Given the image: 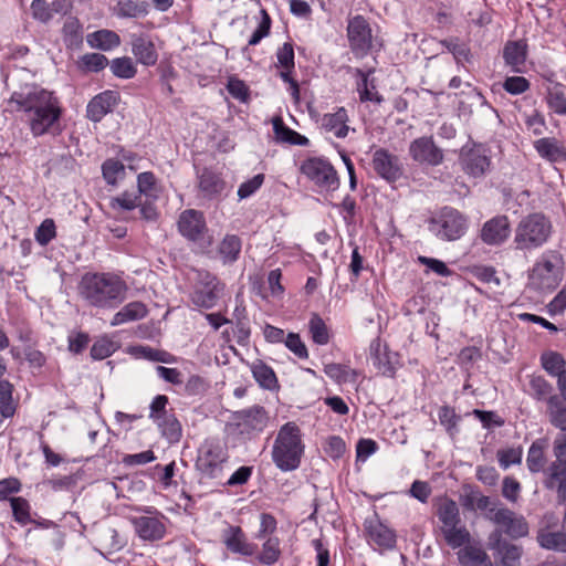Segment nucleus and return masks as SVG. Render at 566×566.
<instances>
[{"label":"nucleus","mask_w":566,"mask_h":566,"mask_svg":"<svg viewBox=\"0 0 566 566\" xmlns=\"http://www.w3.org/2000/svg\"><path fill=\"white\" fill-rule=\"evenodd\" d=\"M4 112L23 113L33 137L61 133L63 113L59 97L36 84H25L6 102Z\"/></svg>","instance_id":"nucleus-1"},{"label":"nucleus","mask_w":566,"mask_h":566,"mask_svg":"<svg viewBox=\"0 0 566 566\" xmlns=\"http://www.w3.org/2000/svg\"><path fill=\"white\" fill-rule=\"evenodd\" d=\"M127 291L125 282L111 273H86L78 284L80 296L97 308H114L124 300Z\"/></svg>","instance_id":"nucleus-2"},{"label":"nucleus","mask_w":566,"mask_h":566,"mask_svg":"<svg viewBox=\"0 0 566 566\" xmlns=\"http://www.w3.org/2000/svg\"><path fill=\"white\" fill-rule=\"evenodd\" d=\"M304 443L300 427L295 422L283 424L274 440L272 460L281 471L296 470L304 454Z\"/></svg>","instance_id":"nucleus-3"},{"label":"nucleus","mask_w":566,"mask_h":566,"mask_svg":"<svg viewBox=\"0 0 566 566\" xmlns=\"http://www.w3.org/2000/svg\"><path fill=\"white\" fill-rule=\"evenodd\" d=\"M433 507L440 523V533L451 548L455 549L471 541V534L462 523L457 502L448 496L434 500Z\"/></svg>","instance_id":"nucleus-4"},{"label":"nucleus","mask_w":566,"mask_h":566,"mask_svg":"<svg viewBox=\"0 0 566 566\" xmlns=\"http://www.w3.org/2000/svg\"><path fill=\"white\" fill-rule=\"evenodd\" d=\"M553 232L551 220L542 212L525 216L514 231V248L520 251H532L543 247Z\"/></svg>","instance_id":"nucleus-5"},{"label":"nucleus","mask_w":566,"mask_h":566,"mask_svg":"<svg viewBox=\"0 0 566 566\" xmlns=\"http://www.w3.org/2000/svg\"><path fill=\"white\" fill-rule=\"evenodd\" d=\"M564 261L557 251H546L535 262L530 274L533 289L546 292L555 290L563 280Z\"/></svg>","instance_id":"nucleus-6"},{"label":"nucleus","mask_w":566,"mask_h":566,"mask_svg":"<svg viewBox=\"0 0 566 566\" xmlns=\"http://www.w3.org/2000/svg\"><path fill=\"white\" fill-rule=\"evenodd\" d=\"M228 449L217 438L206 439L198 448L195 462L196 470L205 479H219L222 475L223 464L228 462Z\"/></svg>","instance_id":"nucleus-7"},{"label":"nucleus","mask_w":566,"mask_h":566,"mask_svg":"<svg viewBox=\"0 0 566 566\" xmlns=\"http://www.w3.org/2000/svg\"><path fill=\"white\" fill-rule=\"evenodd\" d=\"M429 229L440 240L455 241L465 234L468 218L452 207H443L430 219Z\"/></svg>","instance_id":"nucleus-8"},{"label":"nucleus","mask_w":566,"mask_h":566,"mask_svg":"<svg viewBox=\"0 0 566 566\" xmlns=\"http://www.w3.org/2000/svg\"><path fill=\"white\" fill-rule=\"evenodd\" d=\"M137 511L143 514L129 517L136 535L144 542L161 541L167 534L168 518L154 506H143Z\"/></svg>","instance_id":"nucleus-9"},{"label":"nucleus","mask_w":566,"mask_h":566,"mask_svg":"<svg viewBox=\"0 0 566 566\" xmlns=\"http://www.w3.org/2000/svg\"><path fill=\"white\" fill-rule=\"evenodd\" d=\"M301 172L317 188L324 191H335L339 188L338 174L329 160L323 157L305 159L300 167Z\"/></svg>","instance_id":"nucleus-10"},{"label":"nucleus","mask_w":566,"mask_h":566,"mask_svg":"<svg viewBox=\"0 0 566 566\" xmlns=\"http://www.w3.org/2000/svg\"><path fill=\"white\" fill-rule=\"evenodd\" d=\"M223 291L224 284L214 274L201 271L190 293V301L198 308L211 310L217 305Z\"/></svg>","instance_id":"nucleus-11"},{"label":"nucleus","mask_w":566,"mask_h":566,"mask_svg":"<svg viewBox=\"0 0 566 566\" xmlns=\"http://www.w3.org/2000/svg\"><path fill=\"white\" fill-rule=\"evenodd\" d=\"M232 419L238 433L243 438L252 439L268 427L270 417L264 407L255 405L235 411Z\"/></svg>","instance_id":"nucleus-12"},{"label":"nucleus","mask_w":566,"mask_h":566,"mask_svg":"<svg viewBox=\"0 0 566 566\" xmlns=\"http://www.w3.org/2000/svg\"><path fill=\"white\" fill-rule=\"evenodd\" d=\"M459 163L462 170L470 177L482 178L491 168L490 150L483 145H473L470 148H463Z\"/></svg>","instance_id":"nucleus-13"},{"label":"nucleus","mask_w":566,"mask_h":566,"mask_svg":"<svg viewBox=\"0 0 566 566\" xmlns=\"http://www.w3.org/2000/svg\"><path fill=\"white\" fill-rule=\"evenodd\" d=\"M347 38L352 52L359 57L368 54L373 44L371 28L363 15H355L348 20Z\"/></svg>","instance_id":"nucleus-14"},{"label":"nucleus","mask_w":566,"mask_h":566,"mask_svg":"<svg viewBox=\"0 0 566 566\" xmlns=\"http://www.w3.org/2000/svg\"><path fill=\"white\" fill-rule=\"evenodd\" d=\"M369 355L374 367L386 377H394L399 366V355L389 349L388 345L376 337L369 345Z\"/></svg>","instance_id":"nucleus-15"},{"label":"nucleus","mask_w":566,"mask_h":566,"mask_svg":"<svg viewBox=\"0 0 566 566\" xmlns=\"http://www.w3.org/2000/svg\"><path fill=\"white\" fill-rule=\"evenodd\" d=\"M364 526L367 542L374 549L386 551L396 545V533L377 516L365 520Z\"/></svg>","instance_id":"nucleus-16"},{"label":"nucleus","mask_w":566,"mask_h":566,"mask_svg":"<svg viewBox=\"0 0 566 566\" xmlns=\"http://www.w3.org/2000/svg\"><path fill=\"white\" fill-rule=\"evenodd\" d=\"M371 166L376 174L388 182L397 181L403 172L398 156L385 148H378L374 151Z\"/></svg>","instance_id":"nucleus-17"},{"label":"nucleus","mask_w":566,"mask_h":566,"mask_svg":"<svg viewBox=\"0 0 566 566\" xmlns=\"http://www.w3.org/2000/svg\"><path fill=\"white\" fill-rule=\"evenodd\" d=\"M179 233L188 241L197 242L207 232V222L202 211L196 209L184 210L178 218Z\"/></svg>","instance_id":"nucleus-18"},{"label":"nucleus","mask_w":566,"mask_h":566,"mask_svg":"<svg viewBox=\"0 0 566 566\" xmlns=\"http://www.w3.org/2000/svg\"><path fill=\"white\" fill-rule=\"evenodd\" d=\"M511 231L509 217L499 214L484 222L480 231V239L488 245L499 247L510 238Z\"/></svg>","instance_id":"nucleus-19"},{"label":"nucleus","mask_w":566,"mask_h":566,"mask_svg":"<svg viewBox=\"0 0 566 566\" xmlns=\"http://www.w3.org/2000/svg\"><path fill=\"white\" fill-rule=\"evenodd\" d=\"M409 154L411 158L420 164L438 166L443 161V151L430 136L419 137L410 143Z\"/></svg>","instance_id":"nucleus-20"},{"label":"nucleus","mask_w":566,"mask_h":566,"mask_svg":"<svg viewBox=\"0 0 566 566\" xmlns=\"http://www.w3.org/2000/svg\"><path fill=\"white\" fill-rule=\"evenodd\" d=\"M490 518L512 538H520L528 533V524L523 516L509 509H499Z\"/></svg>","instance_id":"nucleus-21"},{"label":"nucleus","mask_w":566,"mask_h":566,"mask_svg":"<svg viewBox=\"0 0 566 566\" xmlns=\"http://www.w3.org/2000/svg\"><path fill=\"white\" fill-rule=\"evenodd\" d=\"M197 181L199 195L208 200L219 198L227 187L221 172L208 167L198 171Z\"/></svg>","instance_id":"nucleus-22"},{"label":"nucleus","mask_w":566,"mask_h":566,"mask_svg":"<svg viewBox=\"0 0 566 566\" xmlns=\"http://www.w3.org/2000/svg\"><path fill=\"white\" fill-rule=\"evenodd\" d=\"M118 103V93L107 90L95 95L86 106V117L94 123L101 122L112 113Z\"/></svg>","instance_id":"nucleus-23"},{"label":"nucleus","mask_w":566,"mask_h":566,"mask_svg":"<svg viewBox=\"0 0 566 566\" xmlns=\"http://www.w3.org/2000/svg\"><path fill=\"white\" fill-rule=\"evenodd\" d=\"M223 543L234 554L250 557L256 552V545L248 541L240 526L230 525L223 533Z\"/></svg>","instance_id":"nucleus-24"},{"label":"nucleus","mask_w":566,"mask_h":566,"mask_svg":"<svg viewBox=\"0 0 566 566\" xmlns=\"http://www.w3.org/2000/svg\"><path fill=\"white\" fill-rule=\"evenodd\" d=\"M538 156L552 164L566 161V147L555 137H543L534 142Z\"/></svg>","instance_id":"nucleus-25"},{"label":"nucleus","mask_w":566,"mask_h":566,"mask_svg":"<svg viewBox=\"0 0 566 566\" xmlns=\"http://www.w3.org/2000/svg\"><path fill=\"white\" fill-rule=\"evenodd\" d=\"M347 122V111L344 107H338L336 112L323 115L321 118V127L325 132L332 133L336 138H345L349 132Z\"/></svg>","instance_id":"nucleus-26"},{"label":"nucleus","mask_w":566,"mask_h":566,"mask_svg":"<svg viewBox=\"0 0 566 566\" xmlns=\"http://www.w3.org/2000/svg\"><path fill=\"white\" fill-rule=\"evenodd\" d=\"M459 548L457 555L461 566H493L490 556L481 545L469 542Z\"/></svg>","instance_id":"nucleus-27"},{"label":"nucleus","mask_w":566,"mask_h":566,"mask_svg":"<svg viewBox=\"0 0 566 566\" xmlns=\"http://www.w3.org/2000/svg\"><path fill=\"white\" fill-rule=\"evenodd\" d=\"M132 52L137 61L144 65H155L158 54L153 41L146 35L132 36Z\"/></svg>","instance_id":"nucleus-28"},{"label":"nucleus","mask_w":566,"mask_h":566,"mask_svg":"<svg viewBox=\"0 0 566 566\" xmlns=\"http://www.w3.org/2000/svg\"><path fill=\"white\" fill-rule=\"evenodd\" d=\"M546 448L547 441L545 439H536L532 442L526 457V467L531 473H543L546 469Z\"/></svg>","instance_id":"nucleus-29"},{"label":"nucleus","mask_w":566,"mask_h":566,"mask_svg":"<svg viewBox=\"0 0 566 566\" xmlns=\"http://www.w3.org/2000/svg\"><path fill=\"white\" fill-rule=\"evenodd\" d=\"M272 125L277 143L297 146L308 145V138L287 127L281 116H274L272 118Z\"/></svg>","instance_id":"nucleus-30"},{"label":"nucleus","mask_w":566,"mask_h":566,"mask_svg":"<svg viewBox=\"0 0 566 566\" xmlns=\"http://www.w3.org/2000/svg\"><path fill=\"white\" fill-rule=\"evenodd\" d=\"M527 56V45L522 41H509L503 49V59L514 72H522Z\"/></svg>","instance_id":"nucleus-31"},{"label":"nucleus","mask_w":566,"mask_h":566,"mask_svg":"<svg viewBox=\"0 0 566 566\" xmlns=\"http://www.w3.org/2000/svg\"><path fill=\"white\" fill-rule=\"evenodd\" d=\"M546 413L551 424L566 431V397L554 395L547 403Z\"/></svg>","instance_id":"nucleus-32"},{"label":"nucleus","mask_w":566,"mask_h":566,"mask_svg":"<svg viewBox=\"0 0 566 566\" xmlns=\"http://www.w3.org/2000/svg\"><path fill=\"white\" fill-rule=\"evenodd\" d=\"M148 313L146 305L142 302H130L122 307L112 318L111 325L118 326L128 322L139 321Z\"/></svg>","instance_id":"nucleus-33"},{"label":"nucleus","mask_w":566,"mask_h":566,"mask_svg":"<svg viewBox=\"0 0 566 566\" xmlns=\"http://www.w3.org/2000/svg\"><path fill=\"white\" fill-rule=\"evenodd\" d=\"M543 476L544 486L547 490H554L566 478V459L555 455V460L547 464L544 470Z\"/></svg>","instance_id":"nucleus-34"},{"label":"nucleus","mask_w":566,"mask_h":566,"mask_svg":"<svg viewBox=\"0 0 566 566\" xmlns=\"http://www.w3.org/2000/svg\"><path fill=\"white\" fill-rule=\"evenodd\" d=\"M87 44L102 51H109L120 44L119 35L112 30L103 29L87 34Z\"/></svg>","instance_id":"nucleus-35"},{"label":"nucleus","mask_w":566,"mask_h":566,"mask_svg":"<svg viewBox=\"0 0 566 566\" xmlns=\"http://www.w3.org/2000/svg\"><path fill=\"white\" fill-rule=\"evenodd\" d=\"M113 13L118 18H140L149 13V4L146 1L119 0L113 8Z\"/></svg>","instance_id":"nucleus-36"},{"label":"nucleus","mask_w":566,"mask_h":566,"mask_svg":"<svg viewBox=\"0 0 566 566\" xmlns=\"http://www.w3.org/2000/svg\"><path fill=\"white\" fill-rule=\"evenodd\" d=\"M13 385L11 382H0V430L7 420L11 419L17 410L13 397Z\"/></svg>","instance_id":"nucleus-37"},{"label":"nucleus","mask_w":566,"mask_h":566,"mask_svg":"<svg viewBox=\"0 0 566 566\" xmlns=\"http://www.w3.org/2000/svg\"><path fill=\"white\" fill-rule=\"evenodd\" d=\"M251 371L255 379V381L260 385V387L268 389V390H274L277 388V378L269 365H266L262 360H256L251 365Z\"/></svg>","instance_id":"nucleus-38"},{"label":"nucleus","mask_w":566,"mask_h":566,"mask_svg":"<svg viewBox=\"0 0 566 566\" xmlns=\"http://www.w3.org/2000/svg\"><path fill=\"white\" fill-rule=\"evenodd\" d=\"M156 424L161 436L169 443H177L180 441L182 437V426L174 412L158 420Z\"/></svg>","instance_id":"nucleus-39"},{"label":"nucleus","mask_w":566,"mask_h":566,"mask_svg":"<svg viewBox=\"0 0 566 566\" xmlns=\"http://www.w3.org/2000/svg\"><path fill=\"white\" fill-rule=\"evenodd\" d=\"M281 541L276 536H269L262 544L261 552L256 555V560L265 566L274 565L281 557Z\"/></svg>","instance_id":"nucleus-40"},{"label":"nucleus","mask_w":566,"mask_h":566,"mask_svg":"<svg viewBox=\"0 0 566 566\" xmlns=\"http://www.w3.org/2000/svg\"><path fill=\"white\" fill-rule=\"evenodd\" d=\"M324 373L338 385L356 382L359 374L347 365L331 363L324 366Z\"/></svg>","instance_id":"nucleus-41"},{"label":"nucleus","mask_w":566,"mask_h":566,"mask_svg":"<svg viewBox=\"0 0 566 566\" xmlns=\"http://www.w3.org/2000/svg\"><path fill=\"white\" fill-rule=\"evenodd\" d=\"M546 103L553 113L566 116V87L559 83L549 87L546 94Z\"/></svg>","instance_id":"nucleus-42"},{"label":"nucleus","mask_w":566,"mask_h":566,"mask_svg":"<svg viewBox=\"0 0 566 566\" xmlns=\"http://www.w3.org/2000/svg\"><path fill=\"white\" fill-rule=\"evenodd\" d=\"M242 242L235 234H227L219 244L218 252L223 263H232L238 260Z\"/></svg>","instance_id":"nucleus-43"},{"label":"nucleus","mask_w":566,"mask_h":566,"mask_svg":"<svg viewBox=\"0 0 566 566\" xmlns=\"http://www.w3.org/2000/svg\"><path fill=\"white\" fill-rule=\"evenodd\" d=\"M537 542L545 549L566 552V533L542 530L537 534Z\"/></svg>","instance_id":"nucleus-44"},{"label":"nucleus","mask_w":566,"mask_h":566,"mask_svg":"<svg viewBox=\"0 0 566 566\" xmlns=\"http://www.w3.org/2000/svg\"><path fill=\"white\" fill-rule=\"evenodd\" d=\"M14 521L24 526L33 522L31 517V505L27 499L15 496L9 499Z\"/></svg>","instance_id":"nucleus-45"},{"label":"nucleus","mask_w":566,"mask_h":566,"mask_svg":"<svg viewBox=\"0 0 566 566\" xmlns=\"http://www.w3.org/2000/svg\"><path fill=\"white\" fill-rule=\"evenodd\" d=\"M554 388L553 386L542 376H533L530 380V395L538 400V401H546V405L548 403V400L551 397H554Z\"/></svg>","instance_id":"nucleus-46"},{"label":"nucleus","mask_w":566,"mask_h":566,"mask_svg":"<svg viewBox=\"0 0 566 566\" xmlns=\"http://www.w3.org/2000/svg\"><path fill=\"white\" fill-rule=\"evenodd\" d=\"M438 418L441 426L444 427L447 432L454 437L459 432V422L461 421V416L455 412V410L450 406H442L438 411Z\"/></svg>","instance_id":"nucleus-47"},{"label":"nucleus","mask_w":566,"mask_h":566,"mask_svg":"<svg viewBox=\"0 0 566 566\" xmlns=\"http://www.w3.org/2000/svg\"><path fill=\"white\" fill-rule=\"evenodd\" d=\"M138 195H144L147 199H157L158 187L155 175L151 171H144L137 176Z\"/></svg>","instance_id":"nucleus-48"},{"label":"nucleus","mask_w":566,"mask_h":566,"mask_svg":"<svg viewBox=\"0 0 566 566\" xmlns=\"http://www.w3.org/2000/svg\"><path fill=\"white\" fill-rule=\"evenodd\" d=\"M102 174L108 185L115 186L118 179L124 177L125 166L118 159L109 158L103 163Z\"/></svg>","instance_id":"nucleus-49"},{"label":"nucleus","mask_w":566,"mask_h":566,"mask_svg":"<svg viewBox=\"0 0 566 566\" xmlns=\"http://www.w3.org/2000/svg\"><path fill=\"white\" fill-rule=\"evenodd\" d=\"M310 333L312 335V339L315 344L326 345L329 342V333L328 328L323 321V318L318 314H313L310 323Z\"/></svg>","instance_id":"nucleus-50"},{"label":"nucleus","mask_w":566,"mask_h":566,"mask_svg":"<svg viewBox=\"0 0 566 566\" xmlns=\"http://www.w3.org/2000/svg\"><path fill=\"white\" fill-rule=\"evenodd\" d=\"M261 20L258 24V28L254 30L252 35L248 41V46L243 49V53L248 50L249 46H254L259 44L262 39L266 38L270 34L272 20L265 9H261L260 11Z\"/></svg>","instance_id":"nucleus-51"},{"label":"nucleus","mask_w":566,"mask_h":566,"mask_svg":"<svg viewBox=\"0 0 566 566\" xmlns=\"http://www.w3.org/2000/svg\"><path fill=\"white\" fill-rule=\"evenodd\" d=\"M356 74L360 77V81L357 83L359 99L361 102H374L376 104L382 103L384 97L378 92L368 93V86L370 85L371 81L368 78V73L357 69Z\"/></svg>","instance_id":"nucleus-52"},{"label":"nucleus","mask_w":566,"mask_h":566,"mask_svg":"<svg viewBox=\"0 0 566 566\" xmlns=\"http://www.w3.org/2000/svg\"><path fill=\"white\" fill-rule=\"evenodd\" d=\"M109 66L112 73L119 78H132L137 72L132 59L127 56L114 59Z\"/></svg>","instance_id":"nucleus-53"},{"label":"nucleus","mask_w":566,"mask_h":566,"mask_svg":"<svg viewBox=\"0 0 566 566\" xmlns=\"http://www.w3.org/2000/svg\"><path fill=\"white\" fill-rule=\"evenodd\" d=\"M543 368L552 376H558L565 369V360L559 353L548 352L541 356Z\"/></svg>","instance_id":"nucleus-54"},{"label":"nucleus","mask_w":566,"mask_h":566,"mask_svg":"<svg viewBox=\"0 0 566 566\" xmlns=\"http://www.w3.org/2000/svg\"><path fill=\"white\" fill-rule=\"evenodd\" d=\"M140 196L138 193L124 191L117 197H113L109 200V207L113 210H134L138 207Z\"/></svg>","instance_id":"nucleus-55"},{"label":"nucleus","mask_w":566,"mask_h":566,"mask_svg":"<svg viewBox=\"0 0 566 566\" xmlns=\"http://www.w3.org/2000/svg\"><path fill=\"white\" fill-rule=\"evenodd\" d=\"M65 43L70 45L82 42V25L78 19L70 17L65 20L62 29Z\"/></svg>","instance_id":"nucleus-56"},{"label":"nucleus","mask_w":566,"mask_h":566,"mask_svg":"<svg viewBox=\"0 0 566 566\" xmlns=\"http://www.w3.org/2000/svg\"><path fill=\"white\" fill-rule=\"evenodd\" d=\"M499 553L501 555L500 566H520L518 562L522 555V549L517 545L503 543L499 546Z\"/></svg>","instance_id":"nucleus-57"},{"label":"nucleus","mask_w":566,"mask_h":566,"mask_svg":"<svg viewBox=\"0 0 566 566\" xmlns=\"http://www.w3.org/2000/svg\"><path fill=\"white\" fill-rule=\"evenodd\" d=\"M55 237L56 227L54 220L51 218L44 219L34 233L36 242L42 247L48 245Z\"/></svg>","instance_id":"nucleus-58"},{"label":"nucleus","mask_w":566,"mask_h":566,"mask_svg":"<svg viewBox=\"0 0 566 566\" xmlns=\"http://www.w3.org/2000/svg\"><path fill=\"white\" fill-rule=\"evenodd\" d=\"M108 59L101 53H86L81 57V67L87 72H99L108 65Z\"/></svg>","instance_id":"nucleus-59"},{"label":"nucleus","mask_w":566,"mask_h":566,"mask_svg":"<svg viewBox=\"0 0 566 566\" xmlns=\"http://www.w3.org/2000/svg\"><path fill=\"white\" fill-rule=\"evenodd\" d=\"M168 405L169 398L166 395L155 396L149 405V418L156 423L158 420L170 415L172 410H167Z\"/></svg>","instance_id":"nucleus-60"},{"label":"nucleus","mask_w":566,"mask_h":566,"mask_svg":"<svg viewBox=\"0 0 566 566\" xmlns=\"http://www.w3.org/2000/svg\"><path fill=\"white\" fill-rule=\"evenodd\" d=\"M502 86L509 94L520 95L530 90L531 83L524 76H509Z\"/></svg>","instance_id":"nucleus-61"},{"label":"nucleus","mask_w":566,"mask_h":566,"mask_svg":"<svg viewBox=\"0 0 566 566\" xmlns=\"http://www.w3.org/2000/svg\"><path fill=\"white\" fill-rule=\"evenodd\" d=\"M114 352V343L107 338H101L95 340L90 354L93 359L102 360L109 357Z\"/></svg>","instance_id":"nucleus-62"},{"label":"nucleus","mask_w":566,"mask_h":566,"mask_svg":"<svg viewBox=\"0 0 566 566\" xmlns=\"http://www.w3.org/2000/svg\"><path fill=\"white\" fill-rule=\"evenodd\" d=\"M277 67L281 69H295L294 62V48L291 42H285L276 51Z\"/></svg>","instance_id":"nucleus-63"},{"label":"nucleus","mask_w":566,"mask_h":566,"mask_svg":"<svg viewBox=\"0 0 566 566\" xmlns=\"http://www.w3.org/2000/svg\"><path fill=\"white\" fill-rule=\"evenodd\" d=\"M522 454V448H509L497 451V460L503 469H507L512 464H520Z\"/></svg>","instance_id":"nucleus-64"}]
</instances>
